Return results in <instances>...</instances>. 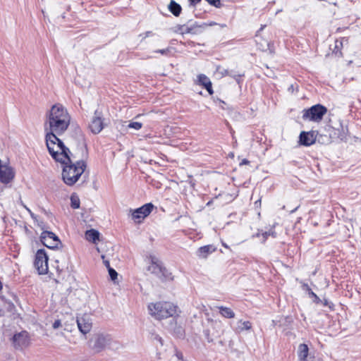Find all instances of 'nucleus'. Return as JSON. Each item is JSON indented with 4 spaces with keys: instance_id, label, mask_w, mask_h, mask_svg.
Instances as JSON below:
<instances>
[{
    "instance_id": "14",
    "label": "nucleus",
    "mask_w": 361,
    "mask_h": 361,
    "mask_svg": "<svg viewBox=\"0 0 361 361\" xmlns=\"http://www.w3.org/2000/svg\"><path fill=\"white\" fill-rule=\"evenodd\" d=\"M207 26L206 24H202V25H198L197 23L191 25V26H188V25H180L179 27H178V31L180 32V33L181 34H188V33H191V34H194V35H197L199 33H200L202 30L204 29V27Z\"/></svg>"
},
{
    "instance_id": "46",
    "label": "nucleus",
    "mask_w": 361,
    "mask_h": 361,
    "mask_svg": "<svg viewBox=\"0 0 361 361\" xmlns=\"http://www.w3.org/2000/svg\"><path fill=\"white\" fill-rule=\"evenodd\" d=\"M297 209V208H295L294 210H292L291 212H294V211H295Z\"/></svg>"
},
{
    "instance_id": "31",
    "label": "nucleus",
    "mask_w": 361,
    "mask_h": 361,
    "mask_svg": "<svg viewBox=\"0 0 361 361\" xmlns=\"http://www.w3.org/2000/svg\"><path fill=\"white\" fill-rule=\"evenodd\" d=\"M260 207H261V199L259 198L255 202V207L256 210H257V209L259 208ZM257 214L259 216H260L259 212L257 211Z\"/></svg>"
},
{
    "instance_id": "7",
    "label": "nucleus",
    "mask_w": 361,
    "mask_h": 361,
    "mask_svg": "<svg viewBox=\"0 0 361 361\" xmlns=\"http://www.w3.org/2000/svg\"><path fill=\"white\" fill-rule=\"evenodd\" d=\"M153 204L151 203L146 204L136 209H130L132 219L136 223H140L142 219L147 217L153 209Z\"/></svg>"
},
{
    "instance_id": "21",
    "label": "nucleus",
    "mask_w": 361,
    "mask_h": 361,
    "mask_svg": "<svg viewBox=\"0 0 361 361\" xmlns=\"http://www.w3.org/2000/svg\"><path fill=\"white\" fill-rule=\"evenodd\" d=\"M99 232L94 229L87 231L85 233V238L93 243H95V241L99 239Z\"/></svg>"
},
{
    "instance_id": "11",
    "label": "nucleus",
    "mask_w": 361,
    "mask_h": 361,
    "mask_svg": "<svg viewBox=\"0 0 361 361\" xmlns=\"http://www.w3.org/2000/svg\"><path fill=\"white\" fill-rule=\"evenodd\" d=\"M104 127L102 114L98 111H95L94 115L92 118L89 124V128L94 134L100 133Z\"/></svg>"
},
{
    "instance_id": "20",
    "label": "nucleus",
    "mask_w": 361,
    "mask_h": 361,
    "mask_svg": "<svg viewBox=\"0 0 361 361\" xmlns=\"http://www.w3.org/2000/svg\"><path fill=\"white\" fill-rule=\"evenodd\" d=\"M260 235H262V242L264 243L267 239L268 236L271 235L272 237L275 238L276 235V233L274 231V229L271 228L269 231H262V233H260L259 232H257L256 234H254L252 235V237H259Z\"/></svg>"
},
{
    "instance_id": "29",
    "label": "nucleus",
    "mask_w": 361,
    "mask_h": 361,
    "mask_svg": "<svg viewBox=\"0 0 361 361\" xmlns=\"http://www.w3.org/2000/svg\"><path fill=\"white\" fill-rule=\"evenodd\" d=\"M171 49L172 48H171V47H168L166 49L156 50L154 52L160 53V54H164V55H167V54H170V52L171 51Z\"/></svg>"
},
{
    "instance_id": "40",
    "label": "nucleus",
    "mask_w": 361,
    "mask_h": 361,
    "mask_svg": "<svg viewBox=\"0 0 361 361\" xmlns=\"http://www.w3.org/2000/svg\"><path fill=\"white\" fill-rule=\"evenodd\" d=\"M205 24L207 25V26H206L204 28H206V27H208V26H212V25H216V23H214V22H211V23H209V24H207V23H205Z\"/></svg>"
},
{
    "instance_id": "18",
    "label": "nucleus",
    "mask_w": 361,
    "mask_h": 361,
    "mask_svg": "<svg viewBox=\"0 0 361 361\" xmlns=\"http://www.w3.org/2000/svg\"><path fill=\"white\" fill-rule=\"evenodd\" d=\"M162 267L161 263L157 258L153 257L150 265L148 267V271L157 276H160Z\"/></svg>"
},
{
    "instance_id": "5",
    "label": "nucleus",
    "mask_w": 361,
    "mask_h": 361,
    "mask_svg": "<svg viewBox=\"0 0 361 361\" xmlns=\"http://www.w3.org/2000/svg\"><path fill=\"white\" fill-rule=\"evenodd\" d=\"M327 109L326 106L317 104L313 105L310 108L305 109L302 111V119L305 121H310L314 122H319L322 120L323 116L326 114Z\"/></svg>"
},
{
    "instance_id": "28",
    "label": "nucleus",
    "mask_w": 361,
    "mask_h": 361,
    "mask_svg": "<svg viewBox=\"0 0 361 361\" xmlns=\"http://www.w3.org/2000/svg\"><path fill=\"white\" fill-rule=\"evenodd\" d=\"M108 271L111 277V279L115 281L118 276L117 272L113 268H109V269H108Z\"/></svg>"
},
{
    "instance_id": "34",
    "label": "nucleus",
    "mask_w": 361,
    "mask_h": 361,
    "mask_svg": "<svg viewBox=\"0 0 361 361\" xmlns=\"http://www.w3.org/2000/svg\"><path fill=\"white\" fill-rule=\"evenodd\" d=\"M61 326V320L58 319V320H56L54 324H53V328L54 329H59V327Z\"/></svg>"
},
{
    "instance_id": "22",
    "label": "nucleus",
    "mask_w": 361,
    "mask_h": 361,
    "mask_svg": "<svg viewBox=\"0 0 361 361\" xmlns=\"http://www.w3.org/2000/svg\"><path fill=\"white\" fill-rule=\"evenodd\" d=\"M169 9L175 16H178L181 12V6L174 1L170 2Z\"/></svg>"
},
{
    "instance_id": "13",
    "label": "nucleus",
    "mask_w": 361,
    "mask_h": 361,
    "mask_svg": "<svg viewBox=\"0 0 361 361\" xmlns=\"http://www.w3.org/2000/svg\"><path fill=\"white\" fill-rule=\"evenodd\" d=\"M13 343L16 348H23L29 345V338L27 331L16 334L13 337Z\"/></svg>"
},
{
    "instance_id": "36",
    "label": "nucleus",
    "mask_w": 361,
    "mask_h": 361,
    "mask_svg": "<svg viewBox=\"0 0 361 361\" xmlns=\"http://www.w3.org/2000/svg\"><path fill=\"white\" fill-rule=\"evenodd\" d=\"M201 0H189L190 1V4L192 5V6H195L196 4H197L198 3L200 2Z\"/></svg>"
},
{
    "instance_id": "35",
    "label": "nucleus",
    "mask_w": 361,
    "mask_h": 361,
    "mask_svg": "<svg viewBox=\"0 0 361 361\" xmlns=\"http://www.w3.org/2000/svg\"><path fill=\"white\" fill-rule=\"evenodd\" d=\"M102 258L103 259V263L104 264V265L107 268V269H109V268H111L110 267L109 260L105 259V257L104 255H102Z\"/></svg>"
},
{
    "instance_id": "37",
    "label": "nucleus",
    "mask_w": 361,
    "mask_h": 361,
    "mask_svg": "<svg viewBox=\"0 0 361 361\" xmlns=\"http://www.w3.org/2000/svg\"><path fill=\"white\" fill-rule=\"evenodd\" d=\"M176 355V357H177V358H178V360H183V354H182L181 353H180V352H177Z\"/></svg>"
},
{
    "instance_id": "17",
    "label": "nucleus",
    "mask_w": 361,
    "mask_h": 361,
    "mask_svg": "<svg viewBox=\"0 0 361 361\" xmlns=\"http://www.w3.org/2000/svg\"><path fill=\"white\" fill-rule=\"evenodd\" d=\"M216 251V247L212 245L200 247L196 252L198 257L206 259L210 254Z\"/></svg>"
},
{
    "instance_id": "41",
    "label": "nucleus",
    "mask_w": 361,
    "mask_h": 361,
    "mask_svg": "<svg viewBox=\"0 0 361 361\" xmlns=\"http://www.w3.org/2000/svg\"><path fill=\"white\" fill-rule=\"evenodd\" d=\"M27 210L30 212L31 216L33 218V219H35V216L34 215L33 213L31 212V211L28 209V208H26Z\"/></svg>"
},
{
    "instance_id": "9",
    "label": "nucleus",
    "mask_w": 361,
    "mask_h": 361,
    "mask_svg": "<svg viewBox=\"0 0 361 361\" xmlns=\"http://www.w3.org/2000/svg\"><path fill=\"white\" fill-rule=\"evenodd\" d=\"M15 176V171L9 164H3L0 159V181L4 184L9 183Z\"/></svg>"
},
{
    "instance_id": "8",
    "label": "nucleus",
    "mask_w": 361,
    "mask_h": 361,
    "mask_svg": "<svg viewBox=\"0 0 361 361\" xmlns=\"http://www.w3.org/2000/svg\"><path fill=\"white\" fill-rule=\"evenodd\" d=\"M76 322L79 331L82 334H87L91 331L92 327V322L90 314H83L78 316Z\"/></svg>"
},
{
    "instance_id": "15",
    "label": "nucleus",
    "mask_w": 361,
    "mask_h": 361,
    "mask_svg": "<svg viewBox=\"0 0 361 361\" xmlns=\"http://www.w3.org/2000/svg\"><path fill=\"white\" fill-rule=\"evenodd\" d=\"M263 28L264 26H262L261 28L257 32V34L255 37V42L256 43L257 48L262 51L267 50L271 51L269 42L259 35V31H261Z\"/></svg>"
},
{
    "instance_id": "30",
    "label": "nucleus",
    "mask_w": 361,
    "mask_h": 361,
    "mask_svg": "<svg viewBox=\"0 0 361 361\" xmlns=\"http://www.w3.org/2000/svg\"><path fill=\"white\" fill-rule=\"evenodd\" d=\"M209 4L216 7L219 8L221 6V1L220 0H206Z\"/></svg>"
},
{
    "instance_id": "39",
    "label": "nucleus",
    "mask_w": 361,
    "mask_h": 361,
    "mask_svg": "<svg viewBox=\"0 0 361 361\" xmlns=\"http://www.w3.org/2000/svg\"><path fill=\"white\" fill-rule=\"evenodd\" d=\"M248 161L246 159H243L242 162L240 163V165L247 164Z\"/></svg>"
},
{
    "instance_id": "6",
    "label": "nucleus",
    "mask_w": 361,
    "mask_h": 361,
    "mask_svg": "<svg viewBox=\"0 0 361 361\" xmlns=\"http://www.w3.org/2000/svg\"><path fill=\"white\" fill-rule=\"evenodd\" d=\"M35 267L39 274H45L48 271V257L44 250H39L35 255Z\"/></svg>"
},
{
    "instance_id": "44",
    "label": "nucleus",
    "mask_w": 361,
    "mask_h": 361,
    "mask_svg": "<svg viewBox=\"0 0 361 361\" xmlns=\"http://www.w3.org/2000/svg\"><path fill=\"white\" fill-rule=\"evenodd\" d=\"M334 6H336L337 5V3L336 2H334V3H332Z\"/></svg>"
},
{
    "instance_id": "1",
    "label": "nucleus",
    "mask_w": 361,
    "mask_h": 361,
    "mask_svg": "<svg viewBox=\"0 0 361 361\" xmlns=\"http://www.w3.org/2000/svg\"><path fill=\"white\" fill-rule=\"evenodd\" d=\"M71 119L68 110L61 104L53 105L46 114V144L49 154L56 161H70L68 155L69 149L65 147L57 135L65 133L70 125Z\"/></svg>"
},
{
    "instance_id": "2",
    "label": "nucleus",
    "mask_w": 361,
    "mask_h": 361,
    "mask_svg": "<svg viewBox=\"0 0 361 361\" xmlns=\"http://www.w3.org/2000/svg\"><path fill=\"white\" fill-rule=\"evenodd\" d=\"M71 152H68L70 161L65 162L59 161L64 165L62 171V178L64 183L68 185H73L85 171L86 164L82 160L73 161L74 157L70 156Z\"/></svg>"
},
{
    "instance_id": "12",
    "label": "nucleus",
    "mask_w": 361,
    "mask_h": 361,
    "mask_svg": "<svg viewBox=\"0 0 361 361\" xmlns=\"http://www.w3.org/2000/svg\"><path fill=\"white\" fill-rule=\"evenodd\" d=\"M317 134L318 133L314 130L301 132L299 136L300 144L306 147L313 145L316 141Z\"/></svg>"
},
{
    "instance_id": "27",
    "label": "nucleus",
    "mask_w": 361,
    "mask_h": 361,
    "mask_svg": "<svg viewBox=\"0 0 361 361\" xmlns=\"http://www.w3.org/2000/svg\"><path fill=\"white\" fill-rule=\"evenodd\" d=\"M142 123L140 122H130L128 126L129 128H133L136 130H140L142 128Z\"/></svg>"
},
{
    "instance_id": "38",
    "label": "nucleus",
    "mask_w": 361,
    "mask_h": 361,
    "mask_svg": "<svg viewBox=\"0 0 361 361\" xmlns=\"http://www.w3.org/2000/svg\"><path fill=\"white\" fill-rule=\"evenodd\" d=\"M324 306H329V301L326 299H324V301L322 302Z\"/></svg>"
},
{
    "instance_id": "43",
    "label": "nucleus",
    "mask_w": 361,
    "mask_h": 361,
    "mask_svg": "<svg viewBox=\"0 0 361 361\" xmlns=\"http://www.w3.org/2000/svg\"><path fill=\"white\" fill-rule=\"evenodd\" d=\"M243 324L245 325V329H247V328H248V327L247 326V324H246L245 322H244V324Z\"/></svg>"
},
{
    "instance_id": "26",
    "label": "nucleus",
    "mask_w": 361,
    "mask_h": 361,
    "mask_svg": "<svg viewBox=\"0 0 361 361\" xmlns=\"http://www.w3.org/2000/svg\"><path fill=\"white\" fill-rule=\"evenodd\" d=\"M71 207L73 209H78L80 207V200L77 197L72 196L71 198Z\"/></svg>"
},
{
    "instance_id": "32",
    "label": "nucleus",
    "mask_w": 361,
    "mask_h": 361,
    "mask_svg": "<svg viewBox=\"0 0 361 361\" xmlns=\"http://www.w3.org/2000/svg\"><path fill=\"white\" fill-rule=\"evenodd\" d=\"M341 46H342V42L336 40L335 42V49H334V52L336 54L338 51V49Z\"/></svg>"
},
{
    "instance_id": "42",
    "label": "nucleus",
    "mask_w": 361,
    "mask_h": 361,
    "mask_svg": "<svg viewBox=\"0 0 361 361\" xmlns=\"http://www.w3.org/2000/svg\"><path fill=\"white\" fill-rule=\"evenodd\" d=\"M223 246H224L225 247L228 248V245L226 244H225L224 243H222Z\"/></svg>"
},
{
    "instance_id": "3",
    "label": "nucleus",
    "mask_w": 361,
    "mask_h": 361,
    "mask_svg": "<svg viewBox=\"0 0 361 361\" xmlns=\"http://www.w3.org/2000/svg\"><path fill=\"white\" fill-rule=\"evenodd\" d=\"M90 348L95 353H99L106 349L117 350L119 348L118 341L113 339L109 334H95L89 341Z\"/></svg>"
},
{
    "instance_id": "25",
    "label": "nucleus",
    "mask_w": 361,
    "mask_h": 361,
    "mask_svg": "<svg viewBox=\"0 0 361 361\" xmlns=\"http://www.w3.org/2000/svg\"><path fill=\"white\" fill-rule=\"evenodd\" d=\"M305 286L307 288V290L308 291L309 295L314 298L313 301L315 303H319L322 302V300L312 290V289L306 284Z\"/></svg>"
},
{
    "instance_id": "4",
    "label": "nucleus",
    "mask_w": 361,
    "mask_h": 361,
    "mask_svg": "<svg viewBox=\"0 0 361 361\" xmlns=\"http://www.w3.org/2000/svg\"><path fill=\"white\" fill-rule=\"evenodd\" d=\"M150 314L157 319L173 317L178 314L179 309L177 305L169 302H158L148 305Z\"/></svg>"
},
{
    "instance_id": "19",
    "label": "nucleus",
    "mask_w": 361,
    "mask_h": 361,
    "mask_svg": "<svg viewBox=\"0 0 361 361\" xmlns=\"http://www.w3.org/2000/svg\"><path fill=\"white\" fill-rule=\"evenodd\" d=\"M309 354V348L307 345L301 343L298 345V357L300 361H307V356Z\"/></svg>"
},
{
    "instance_id": "23",
    "label": "nucleus",
    "mask_w": 361,
    "mask_h": 361,
    "mask_svg": "<svg viewBox=\"0 0 361 361\" xmlns=\"http://www.w3.org/2000/svg\"><path fill=\"white\" fill-rule=\"evenodd\" d=\"M219 312L220 314L226 317V318H233L235 316L234 312L233 310L228 307H219Z\"/></svg>"
},
{
    "instance_id": "10",
    "label": "nucleus",
    "mask_w": 361,
    "mask_h": 361,
    "mask_svg": "<svg viewBox=\"0 0 361 361\" xmlns=\"http://www.w3.org/2000/svg\"><path fill=\"white\" fill-rule=\"evenodd\" d=\"M41 241L46 247L54 249L58 247L61 242L58 236L50 231H43L41 234Z\"/></svg>"
},
{
    "instance_id": "24",
    "label": "nucleus",
    "mask_w": 361,
    "mask_h": 361,
    "mask_svg": "<svg viewBox=\"0 0 361 361\" xmlns=\"http://www.w3.org/2000/svg\"><path fill=\"white\" fill-rule=\"evenodd\" d=\"M158 277L161 279L162 280H166V281H171L173 279L171 273L169 272L164 267H162V268H161V272L160 276H158Z\"/></svg>"
},
{
    "instance_id": "16",
    "label": "nucleus",
    "mask_w": 361,
    "mask_h": 361,
    "mask_svg": "<svg viewBox=\"0 0 361 361\" xmlns=\"http://www.w3.org/2000/svg\"><path fill=\"white\" fill-rule=\"evenodd\" d=\"M197 83L203 86L209 92L210 95L213 94L214 91L210 79L204 74H200L197 76Z\"/></svg>"
},
{
    "instance_id": "33",
    "label": "nucleus",
    "mask_w": 361,
    "mask_h": 361,
    "mask_svg": "<svg viewBox=\"0 0 361 361\" xmlns=\"http://www.w3.org/2000/svg\"><path fill=\"white\" fill-rule=\"evenodd\" d=\"M153 35L152 31H147L144 34L140 35V37H142V39H145L146 37H148L149 36H152Z\"/></svg>"
},
{
    "instance_id": "45",
    "label": "nucleus",
    "mask_w": 361,
    "mask_h": 361,
    "mask_svg": "<svg viewBox=\"0 0 361 361\" xmlns=\"http://www.w3.org/2000/svg\"><path fill=\"white\" fill-rule=\"evenodd\" d=\"M159 341L161 343V338H159Z\"/></svg>"
}]
</instances>
